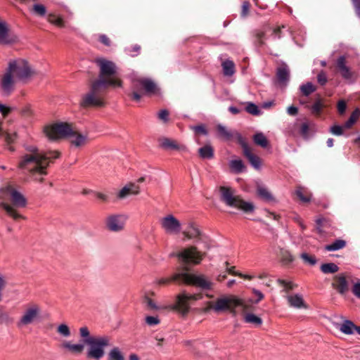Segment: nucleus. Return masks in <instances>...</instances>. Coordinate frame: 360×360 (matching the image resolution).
<instances>
[{"mask_svg": "<svg viewBox=\"0 0 360 360\" xmlns=\"http://www.w3.org/2000/svg\"><path fill=\"white\" fill-rule=\"evenodd\" d=\"M24 147L25 153L20 157L18 167L27 172L34 181L42 183L51 160L58 158L59 153L44 152L34 145H25Z\"/></svg>", "mask_w": 360, "mask_h": 360, "instance_id": "obj_1", "label": "nucleus"}, {"mask_svg": "<svg viewBox=\"0 0 360 360\" xmlns=\"http://www.w3.org/2000/svg\"><path fill=\"white\" fill-rule=\"evenodd\" d=\"M44 132L50 140L68 138L70 144L75 148H80L88 143V136L82 134L72 129L70 124L58 122L44 127Z\"/></svg>", "mask_w": 360, "mask_h": 360, "instance_id": "obj_2", "label": "nucleus"}, {"mask_svg": "<svg viewBox=\"0 0 360 360\" xmlns=\"http://www.w3.org/2000/svg\"><path fill=\"white\" fill-rule=\"evenodd\" d=\"M109 86L121 87L122 82L120 79H97L91 83L89 91L83 96L80 103L81 106L84 108L104 106L103 93Z\"/></svg>", "mask_w": 360, "mask_h": 360, "instance_id": "obj_3", "label": "nucleus"}, {"mask_svg": "<svg viewBox=\"0 0 360 360\" xmlns=\"http://www.w3.org/2000/svg\"><path fill=\"white\" fill-rule=\"evenodd\" d=\"M79 335L83 338L84 343L89 347L86 351V358L100 360L105 355V348L110 345V339L107 336H91L87 327L79 328Z\"/></svg>", "mask_w": 360, "mask_h": 360, "instance_id": "obj_4", "label": "nucleus"}, {"mask_svg": "<svg viewBox=\"0 0 360 360\" xmlns=\"http://www.w3.org/2000/svg\"><path fill=\"white\" fill-rule=\"evenodd\" d=\"M219 191L220 200L226 206L236 208L245 214H252L255 212V205L251 202L245 201L240 195H238L235 188L221 186Z\"/></svg>", "mask_w": 360, "mask_h": 360, "instance_id": "obj_5", "label": "nucleus"}, {"mask_svg": "<svg viewBox=\"0 0 360 360\" xmlns=\"http://www.w3.org/2000/svg\"><path fill=\"white\" fill-rule=\"evenodd\" d=\"M6 191L9 195L11 204L2 202L1 206L13 219H25L22 214L18 212L17 209L26 207L27 203L26 198L20 192L12 187H8Z\"/></svg>", "mask_w": 360, "mask_h": 360, "instance_id": "obj_6", "label": "nucleus"}, {"mask_svg": "<svg viewBox=\"0 0 360 360\" xmlns=\"http://www.w3.org/2000/svg\"><path fill=\"white\" fill-rule=\"evenodd\" d=\"M242 305V300L237 298L236 296L232 295H223L217 298L215 302H208L205 311L213 310L216 313L229 311L235 316L236 314V308Z\"/></svg>", "mask_w": 360, "mask_h": 360, "instance_id": "obj_7", "label": "nucleus"}, {"mask_svg": "<svg viewBox=\"0 0 360 360\" xmlns=\"http://www.w3.org/2000/svg\"><path fill=\"white\" fill-rule=\"evenodd\" d=\"M7 69L16 79L20 81H26L35 73L27 61L23 59H18L10 62Z\"/></svg>", "mask_w": 360, "mask_h": 360, "instance_id": "obj_8", "label": "nucleus"}, {"mask_svg": "<svg viewBox=\"0 0 360 360\" xmlns=\"http://www.w3.org/2000/svg\"><path fill=\"white\" fill-rule=\"evenodd\" d=\"M41 309L37 304H29L22 312L19 320L16 323L18 328H25L34 324L40 319Z\"/></svg>", "mask_w": 360, "mask_h": 360, "instance_id": "obj_9", "label": "nucleus"}, {"mask_svg": "<svg viewBox=\"0 0 360 360\" xmlns=\"http://www.w3.org/2000/svg\"><path fill=\"white\" fill-rule=\"evenodd\" d=\"M179 279H181L182 283L194 285L203 290L211 289L213 285L211 281L207 280L203 276H196L186 272L173 275L174 281H178Z\"/></svg>", "mask_w": 360, "mask_h": 360, "instance_id": "obj_10", "label": "nucleus"}, {"mask_svg": "<svg viewBox=\"0 0 360 360\" xmlns=\"http://www.w3.org/2000/svg\"><path fill=\"white\" fill-rule=\"evenodd\" d=\"M199 299L200 296L198 295L188 294L186 292H183L176 296L173 309L177 310L182 314H186L189 311L191 303Z\"/></svg>", "mask_w": 360, "mask_h": 360, "instance_id": "obj_11", "label": "nucleus"}, {"mask_svg": "<svg viewBox=\"0 0 360 360\" xmlns=\"http://www.w3.org/2000/svg\"><path fill=\"white\" fill-rule=\"evenodd\" d=\"M96 63L100 69L98 79H116L115 77H112L117 72V66L114 62L103 58H98L96 59Z\"/></svg>", "mask_w": 360, "mask_h": 360, "instance_id": "obj_12", "label": "nucleus"}, {"mask_svg": "<svg viewBox=\"0 0 360 360\" xmlns=\"http://www.w3.org/2000/svg\"><path fill=\"white\" fill-rule=\"evenodd\" d=\"M160 226L169 235H177L181 231V222L172 214H168L160 219Z\"/></svg>", "mask_w": 360, "mask_h": 360, "instance_id": "obj_13", "label": "nucleus"}, {"mask_svg": "<svg viewBox=\"0 0 360 360\" xmlns=\"http://www.w3.org/2000/svg\"><path fill=\"white\" fill-rule=\"evenodd\" d=\"M184 236L189 239L198 238V241L203 243L204 248L209 250L211 245L207 236L200 231L199 228L193 222H189L184 231Z\"/></svg>", "mask_w": 360, "mask_h": 360, "instance_id": "obj_14", "label": "nucleus"}, {"mask_svg": "<svg viewBox=\"0 0 360 360\" xmlns=\"http://www.w3.org/2000/svg\"><path fill=\"white\" fill-rule=\"evenodd\" d=\"M204 256L205 253L198 251L195 246L186 248L177 254V257L183 262L193 264H199Z\"/></svg>", "mask_w": 360, "mask_h": 360, "instance_id": "obj_15", "label": "nucleus"}, {"mask_svg": "<svg viewBox=\"0 0 360 360\" xmlns=\"http://www.w3.org/2000/svg\"><path fill=\"white\" fill-rule=\"evenodd\" d=\"M336 68L340 74L341 77L348 83L352 84L354 82V72L351 68L347 66L346 57L345 56H340L336 60Z\"/></svg>", "mask_w": 360, "mask_h": 360, "instance_id": "obj_16", "label": "nucleus"}, {"mask_svg": "<svg viewBox=\"0 0 360 360\" xmlns=\"http://www.w3.org/2000/svg\"><path fill=\"white\" fill-rule=\"evenodd\" d=\"M141 86L147 94H154L158 91L156 84L150 79L139 77L133 80V88L138 90Z\"/></svg>", "mask_w": 360, "mask_h": 360, "instance_id": "obj_17", "label": "nucleus"}, {"mask_svg": "<svg viewBox=\"0 0 360 360\" xmlns=\"http://www.w3.org/2000/svg\"><path fill=\"white\" fill-rule=\"evenodd\" d=\"M127 217L122 214L110 215L106 219V227L113 232L124 229Z\"/></svg>", "mask_w": 360, "mask_h": 360, "instance_id": "obj_18", "label": "nucleus"}, {"mask_svg": "<svg viewBox=\"0 0 360 360\" xmlns=\"http://www.w3.org/2000/svg\"><path fill=\"white\" fill-rule=\"evenodd\" d=\"M217 130L218 136L225 141H229L232 138L236 137L241 144L244 142L240 134L237 131H231L221 124L217 125Z\"/></svg>", "mask_w": 360, "mask_h": 360, "instance_id": "obj_19", "label": "nucleus"}, {"mask_svg": "<svg viewBox=\"0 0 360 360\" xmlns=\"http://www.w3.org/2000/svg\"><path fill=\"white\" fill-rule=\"evenodd\" d=\"M13 77V74L7 69L1 82V86L5 95H9L13 90L15 82Z\"/></svg>", "mask_w": 360, "mask_h": 360, "instance_id": "obj_20", "label": "nucleus"}, {"mask_svg": "<svg viewBox=\"0 0 360 360\" xmlns=\"http://www.w3.org/2000/svg\"><path fill=\"white\" fill-rule=\"evenodd\" d=\"M288 302L291 307L296 309H307L308 306L305 303L303 297L300 294L289 295L286 297Z\"/></svg>", "mask_w": 360, "mask_h": 360, "instance_id": "obj_21", "label": "nucleus"}, {"mask_svg": "<svg viewBox=\"0 0 360 360\" xmlns=\"http://www.w3.org/2000/svg\"><path fill=\"white\" fill-rule=\"evenodd\" d=\"M342 333L352 335L356 332L360 335V326H356L352 321L345 320L337 327Z\"/></svg>", "mask_w": 360, "mask_h": 360, "instance_id": "obj_22", "label": "nucleus"}, {"mask_svg": "<svg viewBox=\"0 0 360 360\" xmlns=\"http://www.w3.org/2000/svg\"><path fill=\"white\" fill-rule=\"evenodd\" d=\"M243 149V153L245 156L248 159L251 165L258 169L261 167V161L258 156L254 155L250 150L248 146L243 142L242 144Z\"/></svg>", "mask_w": 360, "mask_h": 360, "instance_id": "obj_23", "label": "nucleus"}, {"mask_svg": "<svg viewBox=\"0 0 360 360\" xmlns=\"http://www.w3.org/2000/svg\"><path fill=\"white\" fill-rule=\"evenodd\" d=\"M160 146L166 150H187L184 145L179 144L176 141L167 138H164L161 140Z\"/></svg>", "mask_w": 360, "mask_h": 360, "instance_id": "obj_24", "label": "nucleus"}, {"mask_svg": "<svg viewBox=\"0 0 360 360\" xmlns=\"http://www.w3.org/2000/svg\"><path fill=\"white\" fill-rule=\"evenodd\" d=\"M335 283L333 286L341 295L345 294L349 290L348 283L344 274H339L335 277Z\"/></svg>", "mask_w": 360, "mask_h": 360, "instance_id": "obj_25", "label": "nucleus"}, {"mask_svg": "<svg viewBox=\"0 0 360 360\" xmlns=\"http://www.w3.org/2000/svg\"><path fill=\"white\" fill-rule=\"evenodd\" d=\"M61 347L66 349L73 354L79 355L81 354L84 349V345L82 343L72 344L69 341H64L61 344Z\"/></svg>", "mask_w": 360, "mask_h": 360, "instance_id": "obj_26", "label": "nucleus"}, {"mask_svg": "<svg viewBox=\"0 0 360 360\" xmlns=\"http://www.w3.org/2000/svg\"><path fill=\"white\" fill-rule=\"evenodd\" d=\"M276 76L281 83L287 82L290 78V70L287 65L283 64L277 69Z\"/></svg>", "mask_w": 360, "mask_h": 360, "instance_id": "obj_27", "label": "nucleus"}, {"mask_svg": "<svg viewBox=\"0 0 360 360\" xmlns=\"http://www.w3.org/2000/svg\"><path fill=\"white\" fill-rule=\"evenodd\" d=\"M257 194L259 198L266 202L274 200V198L271 192L264 186L258 185L257 187Z\"/></svg>", "mask_w": 360, "mask_h": 360, "instance_id": "obj_28", "label": "nucleus"}, {"mask_svg": "<svg viewBox=\"0 0 360 360\" xmlns=\"http://www.w3.org/2000/svg\"><path fill=\"white\" fill-rule=\"evenodd\" d=\"M198 153L202 159H212L214 158V149L210 144H207L198 149Z\"/></svg>", "mask_w": 360, "mask_h": 360, "instance_id": "obj_29", "label": "nucleus"}, {"mask_svg": "<svg viewBox=\"0 0 360 360\" xmlns=\"http://www.w3.org/2000/svg\"><path fill=\"white\" fill-rule=\"evenodd\" d=\"M252 139H253L254 143L256 145H257L263 148H266L269 147V141L267 140L266 137L264 136V134L262 132H257L253 136Z\"/></svg>", "mask_w": 360, "mask_h": 360, "instance_id": "obj_30", "label": "nucleus"}, {"mask_svg": "<svg viewBox=\"0 0 360 360\" xmlns=\"http://www.w3.org/2000/svg\"><path fill=\"white\" fill-rule=\"evenodd\" d=\"M221 65L225 76L231 77L235 73V65L232 60H226L222 63Z\"/></svg>", "mask_w": 360, "mask_h": 360, "instance_id": "obj_31", "label": "nucleus"}, {"mask_svg": "<svg viewBox=\"0 0 360 360\" xmlns=\"http://www.w3.org/2000/svg\"><path fill=\"white\" fill-rule=\"evenodd\" d=\"M346 245V242L342 239H338L333 243L325 246V250L327 251H336L342 249Z\"/></svg>", "mask_w": 360, "mask_h": 360, "instance_id": "obj_32", "label": "nucleus"}, {"mask_svg": "<svg viewBox=\"0 0 360 360\" xmlns=\"http://www.w3.org/2000/svg\"><path fill=\"white\" fill-rule=\"evenodd\" d=\"M229 167L236 174L241 173L244 169L245 166L241 160H232L229 162Z\"/></svg>", "mask_w": 360, "mask_h": 360, "instance_id": "obj_33", "label": "nucleus"}, {"mask_svg": "<svg viewBox=\"0 0 360 360\" xmlns=\"http://www.w3.org/2000/svg\"><path fill=\"white\" fill-rule=\"evenodd\" d=\"M320 269L323 274H334L339 270L338 266L335 263L323 264Z\"/></svg>", "mask_w": 360, "mask_h": 360, "instance_id": "obj_34", "label": "nucleus"}, {"mask_svg": "<svg viewBox=\"0 0 360 360\" xmlns=\"http://www.w3.org/2000/svg\"><path fill=\"white\" fill-rule=\"evenodd\" d=\"M244 321L246 323H252L257 326H259L262 323L261 318L251 313L246 314L244 316Z\"/></svg>", "mask_w": 360, "mask_h": 360, "instance_id": "obj_35", "label": "nucleus"}, {"mask_svg": "<svg viewBox=\"0 0 360 360\" xmlns=\"http://www.w3.org/2000/svg\"><path fill=\"white\" fill-rule=\"evenodd\" d=\"M109 360H124L120 348L115 347L108 353Z\"/></svg>", "mask_w": 360, "mask_h": 360, "instance_id": "obj_36", "label": "nucleus"}, {"mask_svg": "<svg viewBox=\"0 0 360 360\" xmlns=\"http://www.w3.org/2000/svg\"><path fill=\"white\" fill-rule=\"evenodd\" d=\"M300 89L304 96H308L316 91V87L311 82H307L301 85Z\"/></svg>", "mask_w": 360, "mask_h": 360, "instance_id": "obj_37", "label": "nucleus"}, {"mask_svg": "<svg viewBox=\"0 0 360 360\" xmlns=\"http://www.w3.org/2000/svg\"><path fill=\"white\" fill-rule=\"evenodd\" d=\"M360 116V110L359 108L355 109L349 117V120L345 122V127L346 128H349L352 125H353L356 120Z\"/></svg>", "mask_w": 360, "mask_h": 360, "instance_id": "obj_38", "label": "nucleus"}, {"mask_svg": "<svg viewBox=\"0 0 360 360\" xmlns=\"http://www.w3.org/2000/svg\"><path fill=\"white\" fill-rule=\"evenodd\" d=\"M300 258L303 260L305 264L310 266H314L317 263V259L315 256L310 255L308 253L302 252L300 255Z\"/></svg>", "mask_w": 360, "mask_h": 360, "instance_id": "obj_39", "label": "nucleus"}, {"mask_svg": "<svg viewBox=\"0 0 360 360\" xmlns=\"http://www.w3.org/2000/svg\"><path fill=\"white\" fill-rule=\"evenodd\" d=\"M277 283L282 287H283V291L288 292L293 290L297 287V285L293 283L292 281H288L283 279H278Z\"/></svg>", "mask_w": 360, "mask_h": 360, "instance_id": "obj_40", "label": "nucleus"}, {"mask_svg": "<svg viewBox=\"0 0 360 360\" xmlns=\"http://www.w3.org/2000/svg\"><path fill=\"white\" fill-rule=\"evenodd\" d=\"M323 106L321 99L318 98L310 108L311 113L316 115H319Z\"/></svg>", "mask_w": 360, "mask_h": 360, "instance_id": "obj_41", "label": "nucleus"}, {"mask_svg": "<svg viewBox=\"0 0 360 360\" xmlns=\"http://www.w3.org/2000/svg\"><path fill=\"white\" fill-rule=\"evenodd\" d=\"M226 265V269H227V271L233 275V276H238L242 278H245V279H248V280H251L253 278V276H250V275H248V274H243L240 272H238V271H236L234 270V266H231V267H228V262H226L225 263Z\"/></svg>", "mask_w": 360, "mask_h": 360, "instance_id": "obj_42", "label": "nucleus"}, {"mask_svg": "<svg viewBox=\"0 0 360 360\" xmlns=\"http://www.w3.org/2000/svg\"><path fill=\"white\" fill-rule=\"evenodd\" d=\"M140 51L141 46L138 44H134L131 47H126L124 49V52L131 57L138 56L140 53Z\"/></svg>", "mask_w": 360, "mask_h": 360, "instance_id": "obj_43", "label": "nucleus"}, {"mask_svg": "<svg viewBox=\"0 0 360 360\" xmlns=\"http://www.w3.org/2000/svg\"><path fill=\"white\" fill-rule=\"evenodd\" d=\"M245 110L253 115H261V110L259 109L258 106L253 103L249 102L247 103L245 107Z\"/></svg>", "mask_w": 360, "mask_h": 360, "instance_id": "obj_44", "label": "nucleus"}, {"mask_svg": "<svg viewBox=\"0 0 360 360\" xmlns=\"http://www.w3.org/2000/svg\"><path fill=\"white\" fill-rule=\"evenodd\" d=\"M33 12L39 15V16H44L46 13V7L39 4H35L33 5Z\"/></svg>", "mask_w": 360, "mask_h": 360, "instance_id": "obj_45", "label": "nucleus"}, {"mask_svg": "<svg viewBox=\"0 0 360 360\" xmlns=\"http://www.w3.org/2000/svg\"><path fill=\"white\" fill-rule=\"evenodd\" d=\"M8 35V29L6 24L0 22V42L6 43V37Z\"/></svg>", "mask_w": 360, "mask_h": 360, "instance_id": "obj_46", "label": "nucleus"}, {"mask_svg": "<svg viewBox=\"0 0 360 360\" xmlns=\"http://www.w3.org/2000/svg\"><path fill=\"white\" fill-rule=\"evenodd\" d=\"M57 331L59 334L65 338H68L70 335V330L66 324L59 325Z\"/></svg>", "mask_w": 360, "mask_h": 360, "instance_id": "obj_47", "label": "nucleus"}, {"mask_svg": "<svg viewBox=\"0 0 360 360\" xmlns=\"http://www.w3.org/2000/svg\"><path fill=\"white\" fill-rule=\"evenodd\" d=\"M13 322V319L10 316V315L5 311L0 310V323L9 324Z\"/></svg>", "mask_w": 360, "mask_h": 360, "instance_id": "obj_48", "label": "nucleus"}, {"mask_svg": "<svg viewBox=\"0 0 360 360\" xmlns=\"http://www.w3.org/2000/svg\"><path fill=\"white\" fill-rule=\"evenodd\" d=\"M309 123L305 122H303L300 126V132L301 135L304 138L307 139L309 136Z\"/></svg>", "mask_w": 360, "mask_h": 360, "instance_id": "obj_49", "label": "nucleus"}, {"mask_svg": "<svg viewBox=\"0 0 360 360\" xmlns=\"http://www.w3.org/2000/svg\"><path fill=\"white\" fill-rule=\"evenodd\" d=\"M127 187L129 189L130 195H138L140 192V187L136 184H127Z\"/></svg>", "mask_w": 360, "mask_h": 360, "instance_id": "obj_50", "label": "nucleus"}, {"mask_svg": "<svg viewBox=\"0 0 360 360\" xmlns=\"http://www.w3.org/2000/svg\"><path fill=\"white\" fill-rule=\"evenodd\" d=\"M330 132L336 136H341L343 134L342 127L340 125H333L330 129Z\"/></svg>", "mask_w": 360, "mask_h": 360, "instance_id": "obj_51", "label": "nucleus"}, {"mask_svg": "<svg viewBox=\"0 0 360 360\" xmlns=\"http://www.w3.org/2000/svg\"><path fill=\"white\" fill-rule=\"evenodd\" d=\"M297 196L304 202H308L310 201V198L304 195L303 189L302 188H298L296 190Z\"/></svg>", "mask_w": 360, "mask_h": 360, "instance_id": "obj_52", "label": "nucleus"}, {"mask_svg": "<svg viewBox=\"0 0 360 360\" xmlns=\"http://www.w3.org/2000/svg\"><path fill=\"white\" fill-rule=\"evenodd\" d=\"M144 302L147 307L152 310H158L159 307L157 304L148 297H145Z\"/></svg>", "mask_w": 360, "mask_h": 360, "instance_id": "obj_53", "label": "nucleus"}, {"mask_svg": "<svg viewBox=\"0 0 360 360\" xmlns=\"http://www.w3.org/2000/svg\"><path fill=\"white\" fill-rule=\"evenodd\" d=\"M146 323L150 326H156L160 323V320L157 316H148L146 318Z\"/></svg>", "mask_w": 360, "mask_h": 360, "instance_id": "obj_54", "label": "nucleus"}, {"mask_svg": "<svg viewBox=\"0 0 360 360\" xmlns=\"http://www.w3.org/2000/svg\"><path fill=\"white\" fill-rule=\"evenodd\" d=\"M293 259H294V258H293L292 255L288 251H285L283 252L282 261L285 264L291 263L293 261Z\"/></svg>", "mask_w": 360, "mask_h": 360, "instance_id": "obj_55", "label": "nucleus"}, {"mask_svg": "<svg viewBox=\"0 0 360 360\" xmlns=\"http://www.w3.org/2000/svg\"><path fill=\"white\" fill-rule=\"evenodd\" d=\"M317 81L321 85H325L327 82V77L324 72L321 71L317 75Z\"/></svg>", "mask_w": 360, "mask_h": 360, "instance_id": "obj_56", "label": "nucleus"}, {"mask_svg": "<svg viewBox=\"0 0 360 360\" xmlns=\"http://www.w3.org/2000/svg\"><path fill=\"white\" fill-rule=\"evenodd\" d=\"M48 20L54 25H56L58 26L62 25V19L60 18H56L53 15H49L48 17Z\"/></svg>", "mask_w": 360, "mask_h": 360, "instance_id": "obj_57", "label": "nucleus"}, {"mask_svg": "<svg viewBox=\"0 0 360 360\" xmlns=\"http://www.w3.org/2000/svg\"><path fill=\"white\" fill-rule=\"evenodd\" d=\"M16 138H17L16 133H13V134L6 133L5 134V141L8 144H11L12 143H13L15 141V140L16 139Z\"/></svg>", "mask_w": 360, "mask_h": 360, "instance_id": "obj_58", "label": "nucleus"}, {"mask_svg": "<svg viewBox=\"0 0 360 360\" xmlns=\"http://www.w3.org/2000/svg\"><path fill=\"white\" fill-rule=\"evenodd\" d=\"M130 195V193H129V188L127 187V186L126 185L125 186H124L119 192L118 193V198H125L126 197Z\"/></svg>", "mask_w": 360, "mask_h": 360, "instance_id": "obj_59", "label": "nucleus"}, {"mask_svg": "<svg viewBox=\"0 0 360 360\" xmlns=\"http://www.w3.org/2000/svg\"><path fill=\"white\" fill-rule=\"evenodd\" d=\"M338 112L341 115L344 114L346 108H347V104L345 101L340 100L338 103Z\"/></svg>", "mask_w": 360, "mask_h": 360, "instance_id": "obj_60", "label": "nucleus"}, {"mask_svg": "<svg viewBox=\"0 0 360 360\" xmlns=\"http://www.w3.org/2000/svg\"><path fill=\"white\" fill-rule=\"evenodd\" d=\"M252 292L254 295L257 297V299L255 301H253V302L257 304L264 298V295L261 291L255 288L252 290Z\"/></svg>", "mask_w": 360, "mask_h": 360, "instance_id": "obj_61", "label": "nucleus"}, {"mask_svg": "<svg viewBox=\"0 0 360 360\" xmlns=\"http://www.w3.org/2000/svg\"><path fill=\"white\" fill-rule=\"evenodd\" d=\"M356 15L360 18V0H352Z\"/></svg>", "mask_w": 360, "mask_h": 360, "instance_id": "obj_62", "label": "nucleus"}, {"mask_svg": "<svg viewBox=\"0 0 360 360\" xmlns=\"http://www.w3.org/2000/svg\"><path fill=\"white\" fill-rule=\"evenodd\" d=\"M192 129L195 132H199V133H201V134H202L204 135H207V129H205V127L203 125L193 126V127H192Z\"/></svg>", "mask_w": 360, "mask_h": 360, "instance_id": "obj_63", "label": "nucleus"}, {"mask_svg": "<svg viewBox=\"0 0 360 360\" xmlns=\"http://www.w3.org/2000/svg\"><path fill=\"white\" fill-rule=\"evenodd\" d=\"M352 292L356 297L360 299V282L354 284Z\"/></svg>", "mask_w": 360, "mask_h": 360, "instance_id": "obj_64", "label": "nucleus"}]
</instances>
